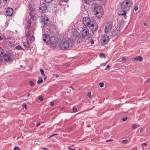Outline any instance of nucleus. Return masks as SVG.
Wrapping results in <instances>:
<instances>
[{
	"label": "nucleus",
	"instance_id": "nucleus-1",
	"mask_svg": "<svg viewBox=\"0 0 150 150\" xmlns=\"http://www.w3.org/2000/svg\"><path fill=\"white\" fill-rule=\"evenodd\" d=\"M82 23L86 27H88L92 32L96 31L98 28V25L97 23L93 20H91L88 17H86L83 18Z\"/></svg>",
	"mask_w": 150,
	"mask_h": 150
},
{
	"label": "nucleus",
	"instance_id": "nucleus-2",
	"mask_svg": "<svg viewBox=\"0 0 150 150\" xmlns=\"http://www.w3.org/2000/svg\"><path fill=\"white\" fill-rule=\"evenodd\" d=\"M71 38L69 40V43H66V49L68 48L69 46V43L71 44V46L76 42L78 43H81L82 42L81 36L76 29H74L72 32Z\"/></svg>",
	"mask_w": 150,
	"mask_h": 150
},
{
	"label": "nucleus",
	"instance_id": "nucleus-3",
	"mask_svg": "<svg viewBox=\"0 0 150 150\" xmlns=\"http://www.w3.org/2000/svg\"><path fill=\"white\" fill-rule=\"evenodd\" d=\"M132 5L130 3H129L127 1H124L121 5V11L118 13L119 16H126L127 12L130 9Z\"/></svg>",
	"mask_w": 150,
	"mask_h": 150
},
{
	"label": "nucleus",
	"instance_id": "nucleus-4",
	"mask_svg": "<svg viewBox=\"0 0 150 150\" xmlns=\"http://www.w3.org/2000/svg\"><path fill=\"white\" fill-rule=\"evenodd\" d=\"M94 10L96 16L98 18H101L103 15V8L100 6H97L94 8Z\"/></svg>",
	"mask_w": 150,
	"mask_h": 150
},
{
	"label": "nucleus",
	"instance_id": "nucleus-5",
	"mask_svg": "<svg viewBox=\"0 0 150 150\" xmlns=\"http://www.w3.org/2000/svg\"><path fill=\"white\" fill-rule=\"evenodd\" d=\"M112 24L110 21H108L105 23L104 31L105 33H108L111 31L112 28Z\"/></svg>",
	"mask_w": 150,
	"mask_h": 150
},
{
	"label": "nucleus",
	"instance_id": "nucleus-6",
	"mask_svg": "<svg viewBox=\"0 0 150 150\" xmlns=\"http://www.w3.org/2000/svg\"><path fill=\"white\" fill-rule=\"evenodd\" d=\"M109 37L107 35L102 36L100 38L101 43L103 45L107 44L109 40Z\"/></svg>",
	"mask_w": 150,
	"mask_h": 150
},
{
	"label": "nucleus",
	"instance_id": "nucleus-7",
	"mask_svg": "<svg viewBox=\"0 0 150 150\" xmlns=\"http://www.w3.org/2000/svg\"><path fill=\"white\" fill-rule=\"evenodd\" d=\"M47 8L46 4L44 3L41 4L39 9V12L41 13H44Z\"/></svg>",
	"mask_w": 150,
	"mask_h": 150
},
{
	"label": "nucleus",
	"instance_id": "nucleus-8",
	"mask_svg": "<svg viewBox=\"0 0 150 150\" xmlns=\"http://www.w3.org/2000/svg\"><path fill=\"white\" fill-rule=\"evenodd\" d=\"M82 35L83 38L88 35L89 34V31L88 29L86 27H83L82 28Z\"/></svg>",
	"mask_w": 150,
	"mask_h": 150
},
{
	"label": "nucleus",
	"instance_id": "nucleus-9",
	"mask_svg": "<svg viewBox=\"0 0 150 150\" xmlns=\"http://www.w3.org/2000/svg\"><path fill=\"white\" fill-rule=\"evenodd\" d=\"M59 40L58 38L57 37L52 36L50 38V41L51 44H54L57 42Z\"/></svg>",
	"mask_w": 150,
	"mask_h": 150
},
{
	"label": "nucleus",
	"instance_id": "nucleus-10",
	"mask_svg": "<svg viewBox=\"0 0 150 150\" xmlns=\"http://www.w3.org/2000/svg\"><path fill=\"white\" fill-rule=\"evenodd\" d=\"M3 59L6 62L12 61L11 58L8 54H4V55L3 57Z\"/></svg>",
	"mask_w": 150,
	"mask_h": 150
},
{
	"label": "nucleus",
	"instance_id": "nucleus-11",
	"mask_svg": "<svg viewBox=\"0 0 150 150\" xmlns=\"http://www.w3.org/2000/svg\"><path fill=\"white\" fill-rule=\"evenodd\" d=\"M6 12L8 16H11L13 13V9L11 8H8L6 9Z\"/></svg>",
	"mask_w": 150,
	"mask_h": 150
},
{
	"label": "nucleus",
	"instance_id": "nucleus-12",
	"mask_svg": "<svg viewBox=\"0 0 150 150\" xmlns=\"http://www.w3.org/2000/svg\"><path fill=\"white\" fill-rule=\"evenodd\" d=\"M49 20V18L48 17V16L46 15H45L44 16L43 19L42 20V21L45 24V25H48L49 23L47 22H48Z\"/></svg>",
	"mask_w": 150,
	"mask_h": 150
},
{
	"label": "nucleus",
	"instance_id": "nucleus-13",
	"mask_svg": "<svg viewBox=\"0 0 150 150\" xmlns=\"http://www.w3.org/2000/svg\"><path fill=\"white\" fill-rule=\"evenodd\" d=\"M50 36L49 35L44 34L43 35V40L45 42H48L50 39Z\"/></svg>",
	"mask_w": 150,
	"mask_h": 150
},
{
	"label": "nucleus",
	"instance_id": "nucleus-14",
	"mask_svg": "<svg viewBox=\"0 0 150 150\" xmlns=\"http://www.w3.org/2000/svg\"><path fill=\"white\" fill-rule=\"evenodd\" d=\"M120 34V30L119 28H116L112 33V35L114 37H116Z\"/></svg>",
	"mask_w": 150,
	"mask_h": 150
},
{
	"label": "nucleus",
	"instance_id": "nucleus-15",
	"mask_svg": "<svg viewBox=\"0 0 150 150\" xmlns=\"http://www.w3.org/2000/svg\"><path fill=\"white\" fill-rule=\"evenodd\" d=\"M65 42L66 41H64L62 42H61L59 45V47L62 50H66V45L65 44Z\"/></svg>",
	"mask_w": 150,
	"mask_h": 150
},
{
	"label": "nucleus",
	"instance_id": "nucleus-16",
	"mask_svg": "<svg viewBox=\"0 0 150 150\" xmlns=\"http://www.w3.org/2000/svg\"><path fill=\"white\" fill-rule=\"evenodd\" d=\"M4 50L0 47V62L3 61V57L4 55Z\"/></svg>",
	"mask_w": 150,
	"mask_h": 150
},
{
	"label": "nucleus",
	"instance_id": "nucleus-17",
	"mask_svg": "<svg viewBox=\"0 0 150 150\" xmlns=\"http://www.w3.org/2000/svg\"><path fill=\"white\" fill-rule=\"evenodd\" d=\"M134 60L139 61L140 62L142 61L143 60L142 57L140 56L136 57H134Z\"/></svg>",
	"mask_w": 150,
	"mask_h": 150
},
{
	"label": "nucleus",
	"instance_id": "nucleus-18",
	"mask_svg": "<svg viewBox=\"0 0 150 150\" xmlns=\"http://www.w3.org/2000/svg\"><path fill=\"white\" fill-rule=\"evenodd\" d=\"M23 44L24 47L27 48L28 49H29L30 47L28 41H27L26 42H25L23 43Z\"/></svg>",
	"mask_w": 150,
	"mask_h": 150
},
{
	"label": "nucleus",
	"instance_id": "nucleus-19",
	"mask_svg": "<svg viewBox=\"0 0 150 150\" xmlns=\"http://www.w3.org/2000/svg\"><path fill=\"white\" fill-rule=\"evenodd\" d=\"M29 35H27V37H26V38H28V39H29V40L31 42H33L35 40V37L34 36L32 35L29 38H28L29 37Z\"/></svg>",
	"mask_w": 150,
	"mask_h": 150
},
{
	"label": "nucleus",
	"instance_id": "nucleus-20",
	"mask_svg": "<svg viewBox=\"0 0 150 150\" xmlns=\"http://www.w3.org/2000/svg\"><path fill=\"white\" fill-rule=\"evenodd\" d=\"M6 45H9L10 46H12L13 44V42L9 40H8L6 41Z\"/></svg>",
	"mask_w": 150,
	"mask_h": 150
},
{
	"label": "nucleus",
	"instance_id": "nucleus-21",
	"mask_svg": "<svg viewBox=\"0 0 150 150\" xmlns=\"http://www.w3.org/2000/svg\"><path fill=\"white\" fill-rule=\"evenodd\" d=\"M59 4L61 5L64 6L66 4V0H60Z\"/></svg>",
	"mask_w": 150,
	"mask_h": 150
},
{
	"label": "nucleus",
	"instance_id": "nucleus-22",
	"mask_svg": "<svg viewBox=\"0 0 150 150\" xmlns=\"http://www.w3.org/2000/svg\"><path fill=\"white\" fill-rule=\"evenodd\" d=\"M15 49L17 50H24V49L21 47L20 45H18L15 47Z\"/></svg>",
	"mask_w": 150,
	"mask_h": 150
},
{
	"label": "nucleus",
	"instance_id": "nucleus-23",
	"mask_svg": "<svg viewBox=\"0 0 150 150\" xmlns=\"http://www.w3.org/2000/svg\"><path fill=\"white\" fill-rule=\"evenodd\" d=\"M43 81V80L41 78L39 77V79L37 81V83L38 84H39L42 83Z\"/></svg>",
	"mask_w": 150,
	"mask_h": 150
},
{
	"label": "nucleus",
	"instance_id": "nucleus-24",
	"mask_svg": "<svg viewBox=\"0 0 150 150\" xmlns=\"http://www.w3.org/2000/svg\"><path fill=\"white\" fill-rule=\"evenodd\" d=\"M99 56H100V57L101 58H106V57H105V54H104L100 53V54Z\"/></svg>",
	"mask_w": 150,
	"mask_h": 150
},
{
	"label": "nucleus",
	"instance_id": "nucleus-25",
	"mask_svg": "<svg viewBox=\"0 0 150 150\" xmlns=\"http://www.w3.org/2000/svg\"><path fill=\"white\" fill-rule=\"evenodd\" d=\"M29 83L30 85L31 86H34V83L32 81H29Z\"/></svg>",
	"mask_w": 150,
	"mask_h": 150
},
{
	"label": "nucleus",
	"instance_id": "nucleus-26",
	"mask_svg": "<svg viewBox=\"0 0 150 150\" xmlns=\"http://www.w3.org/2000/svg\"><path fill=\"white\" fill-rule=\"evenodd\" d=\"M40 71L41 72V73L42 74V75L44 76H45V74H44V70L42 69H40Z\"/></svg>",
	"mask_w": 150,
	"mask_h": 150
},
{
	"label": "nucleus",
	"instance_id": "nucleus-27",
	"mask_svg": "<svg viewBox=\"0 0 150 150\" xmlns=\"http://www.w3.org/2000/svg\"><path fill=\"white\" fill-rule=\"evenodd\" d=\"M35 12V10L34 8H32L31 10V11H30V14H34V13H34V12Z\"/></svg>",
	"mask_w": 150,
	"mask_h": 150
},
{
	"label": "nucleus",
	"instance_id": "nucleus-28",
	"mask_svg": "<svg viewBox=\"0 0 150 150\" xmlns=\"http://www.w3.org/2000/svg\"><path fill=\"white\" fill-rule=\"evenodd\" d=\"M22 106L23 107L25 108V109H26L27 108V105L25 103H23L22 104Z\"/></svg>",
	"mask_w": 150,
	"mask_h": 150
},
{
	"label": "nucleus",
	"instance_id": "nucleus-29",
	"mask_svg": "<svg viewBox=\"0 0 150 150\" xmlns=\"http://www.w3.org/2000/svg\"><path fill=\"white\" fill-rule=\"evenodd\" d=\"M104 86V84L103 83H99V86L101 88L103 87Z\"/></svg>",
	"mask_w": 150,
	"mask_h": 150
},
{
	"label": "nucleus",
	"instance_id": "nucleus-30",
	"mask_svg": "<svg viewBox=\"0 0 150 150\" xmlns=\"http://www.w3.org/2000/svg\"><path fill=\"white\" fill-rule=\"evenodd\" d=\"M147 143H142L141 144V146H147Z\"/></svg>",
	"mask_w": 150,
	"mask_h": 150
},
{
	"label": "nucleus",
	"instance_id": "nucleus-31",
	"mask_svg": "<svg viewBox=\"0 0 150 150\" xmlns=\"http://www.w3.org/2000/svg\"><path fill=\"white\" fill-rule=\"evenodd\" d=\"M31 25V24L27 23V25H26L28 29L29 28H30Z\"/></svg>",
	"mask_w": 150,
	"mask_h": 150
},
{
	"label": "nucleus",
	"instance_id": "nucleus-32",
	"mask_svg": "<svg viewBox=\"0 0 150 150\" xmlns=\"http://www.w3.org/2000/svg\"><path fill=\"white\" fill-rule=\"evenodd\" d=\"M128 140L127 139H125L122 141V142L123 144H126Z\"/></svg>",
	"mask_w": 150,
	"mask_h": 150
},
{
	"label": "nucleus",
	"instance_id": "nucleus-33",
	"mask_svg": "<svg viewBox=\"0 0 150 150\" xmlns=\"http://www.w3.org/2000/svg\"><path fill=\"white\" fill-rule=\"evenodd\" d=\"M127 117H125L122 118V121H125L127 120Z\"/></svg>",
	"mask_w": 150,
	"mask_h": 150
},
{
	"label": "nucleus",
	"instance_id": "nucleus-34",
	"mask_svg": "<svg viewBox=\"0 0 150 150\" xmlns=\"http://www.w3.org/2000/svg\"><path fill=\"white\" fill-rule=\"evenodd\" d=\"M31 19L30 18L28 19V20L27 23L31 24Z\"/></svg>",
	"mask_w": 150,
	"mask_h": 150
},
{
	"label": "nucleus",
	"instance_id": "nucleus-35",
	"mask_svg": "<svg viewBox=\"0 0 150 150\" xmlns=\"http://www.w3.org/2000/svg\"><path fill=\"white\" fill-rule=\"evenodd\" d=\"M13 150H20L19 148L17 146H15Z\"/></svg>",
	"mask_w": 150,
	"mask_h": 150
},
{
	"label": "nucleus",
	"instance_id": "nucleus-36",
	"mask_svg": "<svg viewBox=\"0 0 150 150\" xmlns=\"http://www.w3.org/2000/svg\"><path fill=\"white\" fill-rule=\"evenodd\" d=\"M53 0H45V1L47 3H50Z\"/></svg>",
	"mask_w": 150,
	"mask_h": 150
},
{
	"label": "nucleus",
	"instance_id": "nucleus-37",
	"mask_svg": "<svg viewBox=\"0 0 150 150\" xmlns=\"http://www.w3.org/2000/svg\"><path fill=\"white\" fill-rule=\"evenodd\" d=\"M73 110L74 112H76L77 110V109L76 108L74 107L73 108Z\"/></svg>",
	"mask_w": 150,
	"mask_h": 150
},
{
	"label": "nucleus",
	"instance_id": "nucleus-38",
	"mask_svg": "<svg viewBox=\"0 0 150 150\" xmlns=\"http://www.w3.org/2000/svg\"><path fill=\"white\" fill-rule=\"evenodd\" d=\"M31 4H29L28 6V9L30 10L31 9Z\"/></svg>",
	"mask_w": 150,
	"mask_h": 150
},
{
	"label": "nucleus",
	"instance_id": "nucleus-39",
	"mask_svg": "<svg viewBox=\"0 0 150 150\" xmlns=\"http://www.w3.org/2000/svg\"><path fill=\"white\" fill-rule=\"evenodd\" d=\"M132 127V128L134 129H135V128H137V125L136 124H134L133 125Z\"/></svg>",
	"mask_w": 150,
	"mask_h": 150
},
{
	"label": "nucleus",
	"instance_id": "nucleus-40",
	"mask_svg": "<svg viewBox=\"0 0 150 150\" xmlns=\"http://www.w3.org/2000/svg\"><path fill=\"white\" fill-rule=\"evenodd\" d=\"M38 99L40 101H42L43 100V98L41 96H39L38 97Z\"/></svg>",
	"mask_w": 150,
	"mask_h": 150
},
{
	"label": "nucleus",
	"instance_id": "nucleus-41",
	"mask_svg": "<svg viewBox=\"0 0 150 150\" xmlns=\"http://www.w3.org/2000/svg\"><path fill=\"white\" fill-rule=\"evenodd\" d=\"M91 92H88V97L89 98H90V97L91 96Z\"/></svg>",
	"mask_w": 150,
	"mask_h": 150
},
{
	"label": "nucleus",
	"instance_id": "nucleus-42",
	"mask_svg": "<svg viewBox=\"0 0 150 150\" xmlns=\"http://www.w3.org/2000/svg\"><path fill=\"white\" fill-rule=\"evenodd\" d=\"M30 17L32 19L34 17V14H30Z\"/></svg>",
	"mask_w": 150,
	"mask_h": 150
},
{
	"label": "nucleus",
	"instance_id": "nucleus-43",
	"mask_svg": "<svg viewBox=\"0 0 150 150\" xmlns=\"http://www.w3.org/2000/svg\"><path fill=\"white\" fill-rule=\"evenodd\" d=\"M67 147L70 150H75V149H72L70 147H69V146H67Z\"/></svg>",
	"mask_w": 150,
	"mask_h": 150
},
{
	"label": "nucleus",
	"instance_id": "nucleus-44",
	"mask_svg": "<svg viewBox=\"0 0 150 150\" xmlns=\"http://www.w3.org/2000/svg\"><path fill=\"white\" fill-rule=\"evenodd\" d=\"M138 8L139 7L138 6H136L134 7V10L135 11H137L138 9Z\"/></svg>",
	"mask_w": 150,
	"mask_h": 150
},
{
	"label": "nucleus",
	"instance_id": "nucleus-45",
	"mask_svg": "<svg viewBox=\"0 0 150 150\" xmlns=\"http://www.w3.org/2000/svg\"><path fill=\"white\" fill-rule=\"evenodd\" d=\"M109 67H110V65H107L106 67L105 68V70H107V69H108L109 68Z\"/></svg>",
	"mask_w": 150,
	"mask_h": 150
},
{
	"label": "nucleus",
	"instance_id": "nucleus-46",
	"mask_svg": "<svg viewBox=\"0 0 150 150\" xmlns=\"http://www.w3.org/2000/svg\"><path fill=\"white\" fill-rule=\"evenodd\" d=\"M50 105L51 106H53V105H54V103L53 102H50Z\"/></svg>",
	"mask_w": 150,
	"mask_h": 150
},
{
	"label": "nucleus",
	"instance_id": "nucleus-47",
	"mask_svg": "<svg viewBox=\"0 0 150 150\" xmlns=\"http://www.w3.org/2000/svg\"><path fill=\"white\" fill-rule=\"evenodd\" d=\"M90 42H91V43L92 44L94 43V42L93 40H90Z\"/></svg>",
	"mask_w": 150,
	"mask_h": 150
},
{
	"label": "nucleus",
	"instance_id": "nucleus-48",
	"mask_svg": "<svg viewBox=\"0 0 150 150\" xmlns=\"http://www.w3.org/2000/svg\"><path fill=\"white\" fill-rule=\"evenodd\" d=\"M122 60L123 61H126V60H127V59H126L125 58V57H123L122 58Z\"/></svg>",
	"mask_w": 150,
	"mask_h": 150
},
{
	"label": "nucleus",
	"instance_id": "nucleus-49",
	"mask_svg": "<svg viewBox=\"0 0 150 150\" xmlns=\"http://www.w3.org/2000/svg\"><path fill=\"white\" fill-rule=\"evenodd\" d=\"M44 80H45L47 79V77L45 75V76H44Z\"/></svg>",
	"mask_w": 150,
	"mask_h": 150
},
{
	"label": "nucleus",
	"instance_id": "nucleus-50",
	"mask_svg": "<svg viewBox=\"0 0 150 150\" xmlns=\"http://www.w3.org/2000/svg\"><path fill=\"white\" fill-rule=\"evenodd\" d=\"M146 82H150V79H148L146 81Z\"/></svg>",
	"mask_w": 150,
	"mask_h": 150
},
{
	"label": "nucleus",
	"instance_id": "nucleus-51",
	"mask_svg": "<svg viewBox=\"0 0 150 150\" xmlns=\"http://www.w3.org/2000/svg\"><path fill=\"white\" fill-rule=\"evenodd\" d=\"M4 3H6L8 0H3Z\"/></svg>",
	"mask_w": 150,
	"mask_h": 150
},
{
	"label": "nucleus",
	"instance_id": "nucleus-52",
	"mask_svg": "<svg viewBox=\"0 0 150 150\" xmlns=\"http://www.w3.org/2000/svg\"><path fill=\"white\" fill-rule=\"evenodd\" d=\"M112 140H112L110 139V140H106V142H111V141H112Z\"/></svg>",
	"mask_w": 150,
	"mask_h": 150
},
{
	"label": "nucleus",
	"instance_id": "nucleus-53",
	"mask_svg": "<svg viewBox=\"0 0 150 150\" xmlns=\"http://www.w3.org/2000/svg\"><path fill=\"white\" fill-rule=\"evenodd\" d=\"M40 123H38L37 124H36V125L37 126H39L40 125Z\"/></svg>",
	"mask_w": 150,
	"mask_h": 150
},
{
	"label": "nucleus",
	"instance_id": "nucleus-54",
	"mask_svg": "<svg viewBox=\"0 0 150 150\" xmlns=\"http://www.w3.org/2000/svg\"><path fill=\"white\" fill-rule=\"evenodd\" d=\"M57 135V134H53L51 135V136H50V137H49V138L51 137H52L53 136H54L55 135Z\"/></svg>",
	"mask_w": 150,
	"mask_h": 150
},
{
	"label": "nucleus",
	"instance_id": "nucleus-55",
	"mask_svg": "<svg viewBox=\"0 0 150 150\" xmlns=\"http://www.w3.org/2000/svg\"><path fill=\"white\" fill-rule=\"evenodd\" d=\"M55 76L56 78H57L59 77V76L58 74H55Z\"/></svg>",
	"mask_w": 150,
	"mask_h": 150
},
{
	"label": "nucleus",
	"instance_id": "nucleus-56",
	"mask_svg": "<svg viewBox=\"0 0 150 150\" xmlns=\"http://www.w3.org/2000/svg\"><path fill=\"white\" fill-rule=\"evenodd\" d=\"M144 25L145 26H146V22H144Z\"/></svg>",
	"mask_w": 150,
	"mask_h": 150
},
{
	"label": "nucleus",
	"instance_id": "nucleus-57",
	"mask_svg": "<svg viewBox=\"0 0 150 150\" xmlns=\"http://www.w3.org/2000/svg\"><path fill=\"white\" fill-rule=\"evenodd\" d=\"M30 95V93H28V94L27 96H28V97H29V96Z\"/></svg>",
	"mask_w": 150,
	"mask_h": 150
},
{
	"label": "nucleus",
	"instance_id": "nucleus-58",
	"mask_svg": "<svg viewBox=\"0 0 150 150\" xmlns=\"http://www.w3.org/2000/svg\"><path fill=\"white\" fill-rule=\"evenodd\" d=\"M143 131V129L142 128H141L140 130V132H141Z\"/></svg>",
	"mask_w": 150,
	"mask_h": 150
},
{
	"label": "nucleus",
	"instance_id": "nucleus-59",
	"mask_svg": "<svg viewBox=\"0 0 150 150\" xmlns=\"http://www.w3.org/2000/svg\"><path fill=\"white\" fill-rule=\"evenodd\" d=\"M44 150H49L47 148H45Z\"/></svg>",
	"mask_w": 150,
	"mask_h": 150
},
{
	"label": "nucleus",
	"instance_id": "nucleus-60",
	"mask_svg": "<svg viewBox=\"0 0 150 150\" xmlns=\"http://www.w3.org/2000/svg\"><path fill=\"white\" fill-rule=\"evenodd\" d=\"M0 40H3V39L1 37V36H0Z\"/></svg>",
	"mask_w": 150,
	"mask_h": 150
},
{
	"label": "nucleus",
	"instance_id": "nucleus-61",
	"mask_svg": "<svg viewBox=\"0 0 150 150\" xmlns=\"http://www.w3.org/2000/svg\"><path fill=\"white\" fill-rule=\"evenodd\" d=\"M1 0H0V5L1 4Z\"/></svg>",
	"mask_w": 150,
	"mask_h": 150
},
{
	"label": "nucleus",
	"instance_id": "nucleus-62",
	"mask_svg": "<svg viewBox=\"0 0 150 150\" xmlns=\"http://www.w3.org/2000/svg\"><path fill=\"white\" fill-rule=\"evenodd\" d=\"M98 1H101L102 0H98Z\"/></svg>",
	"mask_w": 150,
	"mask_h": 150
},
{
	"label": "nucleus",
	"instance_id": "nucleus-63",
	"mask_svg": "<svg viewBox=\"0 0 150 150\" xmlns=\"http://www.w3.org/2000/svg\"><path fill=\"white\" fill-rule=\"evenodd\" d=\"M68 64H67V65H66V66H68Z\"/></svg>",
	"mask_w": 150,
	"mask_h": 150
}]
</instances>
